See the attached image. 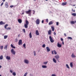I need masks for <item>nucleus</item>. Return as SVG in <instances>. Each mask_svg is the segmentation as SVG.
Returning <instances> with one entry per match:
<instances>
[{
  "instance_id": "39",
  "label": "nucleus",
  "mask_w": 76,
  "mask_h": 76,
  "mask_svg": "<svg viewBox=\"0 0 76 76\" xmlns=\"http://www.w3.org/2000/svg\"><path fill=\"white\" fill-rule=\"evenodd\" d=\"M0 48H1V50H2L3 48V46H0Z\"/></svg>"
},
{
  "instance_id": "23",
  "label": "nucleus",
  "mask_w": 76,
  "mask_h": 76,
  "mask_svg": "<svg viewBox=\"0 0 76 76\" xmlns=\"http://www.w3.org/2000/svg\"><path fill=\"white\" fill-rule=\"evenodd\" d=\"M70 66L71 67H73V63L72 62L70 63Z\"/></svg>"
},
{
  "instance_id": "61",
  "label": "nucleus",
  "mask_w": 76,
  "mask_h": 76,
  "mask_svg": "<svg viewBox=\"0 0 76 76\" xmlns=\"http://www.w3.org/2000/svg\"><path fill=\"white\" fill-rule=\"evenodd\" d=\"M62 44H63V45H64V41L62 42Z\"/></svg>"
},
{
  "instance_id": "35",
  "label": "nucleus",
  "mask_w": 76,
  "mask_h": 76,
  "mask_svg": "<svg viewBox=\"0 0 76 76\" xmlns=\"http://www.w3.org/2000/svg\"><path fill=\"white\" fill-rule=\"evenodd\" d=\"M75 21H72L71 22V23L72 24H75Z\"/></svg>"
},
{
  "instance_id": "10",
  "label": "nucleus",
  "mask_w": 76,
  "mask_h": 76,
  "mask_svg": "<svg viewBox=\"0 0 76 76\" xmlns=\"http://www.w3.org/2000/svg\"><path fill=\"white\" fill-rule=\"evenodd\" d=\"M5 25V23L3 22V21L0 22V25Z\"/></svg>"
},
{
  "instance_id": "14",
  "label": "nucleus",
  "mask_w": 76,
  "mask_h": 76,
  "mask_svg": "<svg viewBox=\"0 0 76 76\" xmlns=\"http://www.w3.org/2000/svg\"><path fill=\"white\" fill-rule=\"evenodd\" d=\"M36 34L37 35H39V32L37 30L36 31Z\"/></svg>"
},
{
  "instance_id": "57",
  "label": "nucleus",
  "mask_w": 76,
  "mask_h": 76,
  "mask_svg": "<svg viewBox=\"0 0 76 76\" xmlns=\"http://www.w3.org/2000/svg\"><path fill=\"white\" fill-rule=\"evenodd\" d=\"M52 54H54V53L53 52V51H52Z\"/></svg>"
},
{
  "instance_id": "19",
  "label": "nucleus",
  "mask_w": 76,
  "mask_h": 76,
  "mask_svg": "<svg viewBox=\"0 0 76 76\" xmlns=\"http://www.w3.org/2000/svg\"><path fill=\"white\" fill-rule=\"evenodd\" d=\"M25 24L27 25H29V22L27 20H26V24Z\"/></svg>"
},
{
  "instance_id": "6",
  "label": "nucleus",
  "mask_w": 76,
  "mask_h": 76,
  "mask_svg": "<svg viewBox=\"0 0 76 76\" xmlns=\"http://www.w3.org/2000/svg\"><path fill=\"white\" fill-rule=\"evenodd\" d=\"M57 46V47H58L59 48H61V47L62 46L60 44L59 42H58Z\"/></svg>"
},
{
  "instance_id": "9",
  "label": "nucleus",
  "mask_w": 76,
  "mask_h": 76,
  "mask_svg": "<svg viewBox=\"0 0 76 76\" xmlns=\"http://www.w3.org/2000/svg\"><path fill=\"white\" fill-rule=\"evenodd\" d=\"M46 50L48 52H49L50 51V49L48 47H46Z\"/></svg>"
},
{
  "instance_id": "27",
  "label": "nucleus",
  "mask_w": 76,
  "mask_h": 76,
  "mask_svg": "<svg viewBox=\"0 0 76 76\" xmlns=\"http://www.w3.org/2000/svg\"><path fill=\"white\" fill-rule=\"evenodd\" d=\"M8 36L7 35H5L4 36V39H6Z\"/></svg>"
},
{
  "instance_id": "8",
  "label": "nucleus",
  "mask_w": 76,
  "mask_h": 76,
  "mask_svg": "<svg viewBox=\"0 0 76 76\" xmlns=\"http://www.w3.org/2000/svg\"><path fill=\"white\" fill-rule=\"evenodd\" d=\"M8 47V45H5L4 47V49L7 50V47Z\"/></svg>"
},
{
  "instance_id": "63",
  "label": "nucleus",
  "mask_w": 76,
  "mask_h": 76,
  "mask_svg": "<svg viewBox=\"0 0 76 76\" xmlns=\"http://www.w3.org/2000/svg\"><path fill=\"white\" fill-rule=\"evenodd\" d=\"M1 66L0 65V69H1Z\"/></svg>"
},
{
  "instance_id": "21",
  "label": "nucleus",
  "mask_w": 76,
  "mask_h": 76,
  "mask_svg": "<svg viewBox=\"0 0 76 76\" xmlns=\"http://www.w3.org/2000/svg\"><path fill=\"white\" fill-rule=\"evenodd\" d=\"M53 62H54V63H57V62L56 61V60L55 58H53Z\"/></svg>"
},
{
  "instance_id": "36",
  "label": "nucleus",
  "mask_w": 76,
  "mask_h": 76,
  "mask_svg": "<svg viewBox=\"0 0 76 76\" xmlns=\"http://www.w3.org/2000/svg\"><path fill=\"white\" fill-rule=\"evenodd\" d=\"M52 23H53V21H51L49 23V25H52Z\"/></svg>"
},
{
  "instance_id": "33",
  "label": "nucleus",
  "mask_w": 76,
  "mask_h": 76,
  "mask_svg": "<svg viewBox=\"0 0 76 76\" xmlns=\"http://www.w3.org/2000/svg\"><path fill=\"white\" fill-rule=\"evenodd\" d=\"M66 66L68 69H70V67H69V65L68 64H66Z\"/></svg>"
},
{
  "instance_id": "4",
  "label": "nucleus",
  "mask_w": 76,
  "mask_h": 76,
  "mask_svg": "<svg viewBox=\"0 0 76 76\" xmlns=\"http://www.w3.org/2000/svg\"><path fill=\"white\" fill-rule=\"evenodd\" d=\"M24 63L26 64H29V61L27 59H25L24 60Z\"/></svg>"
},
{
  "instance_id": "49",
  "label": "nucleus",
  "mask_w": 76,
  "mask_h": 76,
  "mask_svg": "<svg viewBox=\"0 0 76 76\" xmlns=\"http://www.w3.org/2000/svg\"><path fill=\"white\" fill-rule=\"evenodd\" d=\"M23 31L24 32V33H25V32H26L25 29H23Z\"/></svg>"
},
{
  "instance_id": "53",
  "label": "nucleus",
  "mask_w": 76,
  "mask_h": 76,
  "mask_svg": "<svg viewBox=\"0 0 76 76\" xmlns=\"http://www.w3.org/2000/svg\"><path fill=\"white\" fill-rule=\"evenodd\" d=\"M61 41H63V39L62 38H61Z\"/></svg>"
},
{
  "instance_id": "45",
  "label": "nucleus",
  "mask_w": 76,
  "mask_h": 76,
  "mask_svg": "<svg viewBox=\"0 0 76 76\" xmlns=\"http://www.w3.org/2000/svg\"><path fill=\"white\" fill-rule=\"evenodd\" d=\"M58 22H57L56 23V25H57V26H58Z\"/></svg>"
},
{
  "instance_id": "22",
  "label": "nucleus",
  "mask_w": 76,
  "mask_h": 76,
  "mask_svg": "<svg viewBox=\"0 0 76 76\" xmlns=\"http://www.w3.org/2000/svg\"><path fill=\"white\" fill-rule=\"evenodd\" d=\"M28 25L25 24L24 27L25 28H28Z\"/></svg>"
},
{
  "instance_id": "37",
  "label": "nucleus",
  "mask_w": 76,
  "mask_h": 76,
  "mask_svg": "<svg viewBox=\"0 0 76 76\" xmlns=\"http://www.w3.org/2000/svg\"><path fill=\"white\" fill-rule=\"evenodd\" d=\"M72 15H73V16H76V13H73L72 14Z\"/></svg>"
},
{
  "instance_id": "26",
  "label": "nucleus",
  "mask_w": 76,
  "mask_h": 76,
  "mask_svg": "<svg viewBox=\"0 0 76 76\" xmlns=\"http://www.w3.org/2000/svg\"><path fill=\"white\" fill-rule=\"evenodd\" d=\"M12 75L13 76H16V72H13L12 73Z\"/></svg>"
},
{
  "instance_id": "41",
  "label": "nucleus",
  "mask_w": 76,
  "mask_h": 76,
  "mask_svg": "<svg viewBox=\"0 0 76 76\" xmlns=\"http://www.w3.org/2000/svg\"><path fill=\"white\" fill-rule=\"evenodd\" d=\"M27 74H28V72H26L25 74L24 75V76H26L27 75Z\"/></svg>"
},
{
  "instance_id": "64",
  "label": "nucleus",
  "mask_w": 76,
  "mask_h": 76,
  "mask_svg": "<svg viewBox=\"0 0 76 76\" xmlns=\"http://www.w3.org/2000/svg\"><path fill=\"white\" fill-rule=\"evenodd\" d=\"M75 23H76V21H75Z\"/></svg>"
},
{
  "instance_id": "40",
  "label": "nucleus",
  "mask_w": 76,
  "mask_h": 76,
  "mask_svg": "<svg viewBox=\"0 0 76 76\" xmlns=\"http://www.w3.org/2000/svg\"><path fill=\"white\" fill-rule=\"evenodd\" d=\"M72 12H75V10H73V9L72 8Z\"/></svg>"
},
{
  "instance_id": "62",
  "label": "nucleus",
  "mask_w": 76,
  "mask_h": 76,
  "mask_svg": "<svg viewBox=\"0 0 76 76\" xmlns=\"http://www.w3.org/2000/svg\"><path fill=\"white\" fill-rule=\"evenodd\" d=\"M6 0H2V1H4H4H5Z\"/></svg>"
},
{
  "instance_id": "31",
  "label": "nucleus",
  "mask_w": 76,
  "mask_h": 76,
  "mask_svg": "<svg viewBox=\"0 0 76 76\" xmlns=\"http://www.w3.org/2000/svg\"><path fill=\"white\" fill-rule=\"evenodd\" d=\"M53 52L54 53V54H55V55H56V54H57V52H56V50H53Z\"/></svg>"
},
{
  "instance_id": "43",
  "label": "nucleus",
  "mask_w": 76,
  "mask_h": 76,
  "mask_svg": "<svg viewBox=\"0 0 76 76\" xmlns=\"http://www.w3.org/2000/svg\"><path fill=\"white\" fill-rule=\"evenodd\" d=\"M7 29V30L11 29V28L10 27H8Z\"/></svg>"
},
{
  "instance_id": "1",
  "label": "nucleus",
  "mask_w": 76,
  "mask_h": 76,
  "mask_svg": "<svg viewBox=\"0 0 76 76\" xmlns=\"http://www.w3.org/2000/svg\"><path fill=\"white\" fill-rule=\"evenodd\" d=\"M26 14H28V16H31V13H32V10H28V11H26Z\"/></svg>"
},
{
  "instance_id": "16",
  "label": "nucleus",
  "mask_w": 76,
  "mask_h": 76,
  "mask_svg": "<svg viewBox=\"0 0 76 76\" xmlns=\"http://www.w3.org/2000/svg\"><path fill=\"white\" fill-rule=\"evenodd\" d=\"M5 7H6V8H7V7H8V4L7 3V2H6L5 3Z\"/></svg>"
},
{
  "instance_id": "60",
  "label": "nucleus",
  "mask_w": 76,
  "mask_h": 76,
  "mask_svg": "<svg viewBox=\"0 0 76 76\" xmlns=\"http://www.w3.org/2000/svg\"><path fill=\"white\" fill-rule=\"evenodd\" d=\"M42 23H44V20H42Z\"/></svg>"
},
{
  "instance_id": "38",
  "label": "nucleus",
  "mask_w": 76,
  "mask_h": 76,
  "mask_svg": "<svg viewBox=\"0 0 76 76\" xmlns=\"http://www.w3.org/2000/svg\"><path fill=\"white\" fill-rule=\"evenodd\" d=\"M42 47L43 48H45V44H43L42 45Z\"/></svg>"
},
{
  "instance_id": "15",
  "label": "nucleus",
  "mask_w": 76,
  "mask_h": 76,
  "mask_svg": "<svg viewBox=\"0 0 76 76\" xmlns=\"http://www.w3.org/2000/svg\"><path fill=\"white\" fill-rule=\"evenodd\" d=\"M22 41L21 40H19V42H18V45H21V44H22Z\"/></svg>"
},
{
  "instance_id": "11",
  "label": "nucleus",
  "mask_w": 76,
  "mask_h": 76,
  "mask_svg": "<svg viewBox=\"0 0 76 76\" xmlns=\"http://www.w3.org/2000/svg\"><path fill=\"white\" fill-rule=\"evenodd\" d=\"M6 59H7V60H10L11 58L9 56H6Z\"/></svg>"
},
{
  "instance_id": "12",
  "label": "nucleus",
  "mask_w": 76,
  "mask_h": 76,
  "mask_svg": "<svg viewBox=\"0 0 76 76\" xmlns=\"http://www.w3.org/2000/svg\"><path fill=\"white\" fill-rule=\"evenodd\" d=\"M18 22L19 23H21L22 22V20L20 19H18Z\"/></svg>"
},
{
  "instance_id": "51",
  "label": "nucleus",
  "mask_w": 76,
  "mask_h": 76,
  "mask_svg": "<svg viewBox=\"0 0 76 76\" xmlns=\"http://www.w3.org/2000/svg\"><path fill=\"white\" fill-rule=\"evenodd\" d=\"M46 22H48V19H46Z\"/></svg>"
},
{
  "instance_id": "20",
  "label": "nucleus",
  "mask_w": 76,
  "mask_h": 76,
  "mask_svg": "<svg viewBox=\"0 0 76 76\" xmlns=\"http://www.w3.org/2000/svg\"><path fill=\"white\" fill-rule=\"evenodd\" d=\"M66 4L67 2H64L62 4V6H65V5H66Z\"/></svg>"
},
{
  "instance_id": "28",
  "label": "nucleus",
  "mask_w": 76,
  "mask_h": 76,
  "mask_svg": "<svg viewBox=\"0 0 76 76\" xmlns=\"http://www.w3.org/2000/svg\"><path fill=\"white\" fill-rule=\"evenodd\" d=\"M67 39H70L71 40H72V38L71 37H67Z\"/></svg>"
},
{
  "instance_id": "25",
  "label": "nucleus",
  "mask_w": 76,
  "mask_h": 76,
  "mask_svg": "<svg viewBox=\"0 0 76 76\" xmlns=\"http://www.w3.org/2000/svg\"><path fill=\"white\" fill-rule=\"evenodd\" d=\"M51 29H52V31H54V26H51Z\"/></svg>"
},
{
  "instance_id": "56",
  "label": "nucleus",
  "mask_w": 76,
  "mask_h": 76,
  "mask_svg": "<svg viewBox=\"0 0 76 76\" xmlns=\"http://www.w3.org/2000/svg\"><path fill=\"white\" fill-rule=\"evenodd\" d=\"M52 76H56L55 74H52Z\"/></svg>"
},
{
  "instance_id": "52",
  "label": "nucleus",
  "mask_w": 76,
  "mask_h": 76,
  "mask_svg": "<svg viewBox=\"0 0 76 76\" xmlns=\"http://www.w3.org/2000/svg\"><path fill=\"white\" fill-rule=\"evenodd\" d=\"M3 5V2L1 4V6H2Z\"/></svg>"
},
{
  "instance_id": "17",
  "label": "nucleus",
  "mask_w": 76,
  "mask_h": 76,
  "mask_svg": "<svg viewBox=\"0 0 76 76\" xmlns=\"http://www.w3.org/2000/svg\"><path fill=\"white\" fill-rule=\"evenodd\" d=\"M71 57L72 58H75L76 56L74 55V53H72L71 55Z\"/></svg>"
},
{
  "instance_id": "2",
  "label": "nucleus",
  "mask_w": 76,
  "mask_h": 76,
  "mask_svg": "<svg viewBox=\"0 0 76 76\" xmlns=\"http://www.w3.org/2000/svg\"><path fill=\"white\" fill-rule=\"evenodd\" d=\"M11 52L12 53V54H13V55H15L16 54V52L13 49H12L11 50Z\"/></svg>"
},
{
  "instance_id": "47",
  "label": "nucleus",
  "mask_w": 76,
  "mask_h": 76,
  "mask_svg": "<svg viewBox=\"0 0 76 76\" xmlns=\"http://www.w3.org/2000/svg\"><path fill=\"white\" fill-rule=\"evenodd\" d=\"M33 14L34 15V14H35V11H34V10H33Z\"/></svg>"
},
{
  "instance_id": "42",
  "label": "nucleus",
  "mask_w": 76,
  "mask_h": 76,
  "mask_svg": "<svg viewBox=\"0 0 76 76\" xmlns=\"http://www.w3.org/2000/svg\"><path fill=\"white\" fill-rule=\"evenodd\" d=\"M22 12H23L22 13V15H24V10H23Z\"/></svg>"
},
{
  "instance_id": "29",
  "label": "nucleus",
  "mask_w": 76,
  "mask_h": 76,
  "mask_svg": "<svg viewBox=\"0 0 76 76\" xmlns=\"http://www.w3.org/2000/svg\"><path fill=\"white\" fill-rule=\"evenodd\" d=\"M29 35L30 36V38H32V34H31V32H30V33Z\"/></svg>"
},
{
  "instance_id": "34",
  "label": "nucleus",
  "mask_w": 76,
  "mask_h": 76,
  "mask_svg": "<svg viewBox=\"0 0 76 76\" xmlns=\"http://www.w3.org/2000/svg\"><path fill=\"white\" fill-rule=\"evenodd\" d=\"M33 53L34 54V56H36V51H34Z\"/></svg>"
},
{
  "instance_id": "48",
  "label": "nucleus",
  "mask_w": 76,
  "mask_h": 76,
  "mask_svg": "<svg viewBox=\"0 0 76 76\" xmlns=\"http://www.w3.org/2000/svg\"><path fill=\"white\" fill-rule=\"evenodd\" d=\"M25 44H24L23 45V47H24V48H25Z\"/></svg>"
},
{
  "instance_id": "32",
  "label": "nucleus",
  "mask_w": 76,
  "mask_h": 76,
  "mask_svg": "<svg viewBox=\"0 0 76 76\" xmlns=\"http://www.w3.org/2000/svg\"><path fill=\"white\" fill-rule=\"evenodd\" d=\"M47 63H48V61L44 62L43 63V64H45V65H46V64H47Z\"/></svg>"
},
{
  "instance_id": "58",
  "label": "nucleus",
  "mask_w": 76,
  "mask_h": 76,
  "mask_svg": "<svg viewBox=\"0 0 76 76\" xmlns=\"http://www.w3.org/2000/svg\"><path fill=\"white\" fill-rule=\"evenodd\" d=\"M12 48H14V49H15V48H16L15 46H13Z\"/></svg>"
},
{
  "instance_id": "18",
  "label": "nucleus",
  "mask_w": 76,
  "mask_h": 76,
  "mask_svg": "<svg viewBox=\"0 0 76 76\" xmlns=\"http://www.w3.org/2000/svg\"><path fill=\"white\" fill-rule=\"evenodd\" d=\"M42 68L43 69H46L47 68V66L46 65H42Z\"/></svg>"
},
{
  "instance_id": "13",
  "label": "nucleus",
  "mask_w": 76,
  "mask_h": 76,
  "mask_svg": "<svg viewBox=\"0 0 76 76\" xmlns=\"http://www.w3.org/2000/svg\"><path fill=\"white\" fill-rule=\"evenodd\" d=\"M48 35H51V30H50L49 31H48Z\"/></svg>"
},
{
  "instance_id": "7",
  "label": "nucleus",
  "mask_w": 76,
  "mask_h": 76,
  "mask_svg": "<svg viewBox=\"0 0 76 76\" xmlns=\"http://www.w3.org/2000/svg\"><path fill=\"white\" fill-rule=\"evenodd\" d=\"M36 23L37 24V25H39V19H38L36 20Z\"/></svg>"
},
{
  "instance_id": "3",
  "label": "nucleus",
  "mask_w": 76,
  "mask_h": 76,
  "mask_svg": "<svg viewBox=\"0 0 76 76\" xmlns=\"http://www.w3.org/2000/svg\"><path fill=\"white\" fill-rule=\"evenodd\" d=\"M49 39L51 42L53 43V42H54V40H53V38H52V37H51V36L49 37Z\"/></svg>"
},
{
  "instance_id": "46",
  "label": "nucleus",
  "mask_w": 76,
  "mask_h": 76,
  "mask_svg": "<svg viewBox=\"0 0 76 76\" xmlns=\"http://www.w3.org/2000/svg\"><path fill=\"white\" fill-rule=\"evenodd\" d=\"M10 72L11 73H13V71H12V70H10Z\"/></svg>"
},
{
  "instance_id": "30",
  "label": "nucleus",
  "mask_w": 76,
  "mask_h": 76,
  "mask_svg": "<svg viewBox=\"0 0 76 76\" xmlns=\"http://www.w3.org/2000/svg\"><path fill=\"white\" fill-rule=\"evenodd\" d=\"M8 26V24H6L4 26V28L5 29H7V26Z\"/></svg>"
},
{
  "instance_id": "59",
  "label": "nucleus",
  "mask_w": 76,
  "mask_h": 76,
  "mask_svg": "<svg viewBox=\"0 0 76 76\" xmlns=\"http://www.w3.org/2000/svg\"><path fill=\"white\" fill-rule=\"evenodd\" d=\"M64 36H65V37H66V33H64Z\"/></svg>"
},
{
  "instance_id": "44",
  "label": "nucleus",
  "mask_w": 76,
  "mask_h": 76,
  "mask_svg": "<svg viewBox=\"0 0 76 76\" xmlns=\"http://www.w3.org/2000/svg\"><path fill=\"white\" fill-rule=\"evenodd\" d=\"M18 39L16 38L15 39V42H18Z\"/></svg>"
},
{
  "instance_id": "24",
  "label": "nucleus",
  "mask_w": 76,
  "mask_h": 76,
  "mask_svg": "<svg viewBox=\"0 0 76 76\" xmlns=\"http://www.w3.org/2000/svg\"><path fill=\"white\" fill-rule=\"evenodd\" d=\"M3 58V55H1L0 56V60H2Z\"/></svg>"
},
{
  "instance_id": "50",
  "label": "nucleus",
  "mask_w": 76,
  "mask_h": 76,
  "mask_svg": "<svg viewBox=\"0 0 76 76\" xmlns=\"http://www.w3.org/2000/svg\"><path fill=\"white\" fill-rule=\"evenodd\" d=\"M14 7V6L13 5H11L10 6V7L11 8H12V7Z\"/></svg>"
},
{
  "instance_id": "54",
  "label": "nucleus",
  "mask_w": 76,
  "mask_h": 76,
  "mask_svg": "<svg viewBox=\"0 0 76 76\" xmlns=\"http://www.w3.org/2000/svg\"><path fill=\"white\" fill-rule=\"evenodd\" d=\"M13 46V45L12 44L11 45V47L12 48Z\"/></svg>"
},
{
  "instance_id": "55",
  "label": "nucleus",
  "mask_w": 76,
  "mask_h": 76,
  "mask_svg": "<svg viewBox=\"0 0 76 76\" xmlns=\"http://www.w3.org/2000/svg\"><path fill=\"white\" fill-rule=\"evenodd\" d=\"M54 35H56V32H54Z\"/></svg>"
},
{
  "instance_id": "5",
  "label": "nucleus",
  "mask_w": 76,
  "mask_h": 76,
  "mask_svg": "<svg viewBox=\"0 0 76 76\" xmlns=\"http://www.w3.org/2000/svg\"><path fill=\"white\" fill-rule=\"evenodd\" d=\"M55 58L56 59V60H58V58H60V56L58 55H56L55 56Z\"/></svg>"
}]
</instances>
